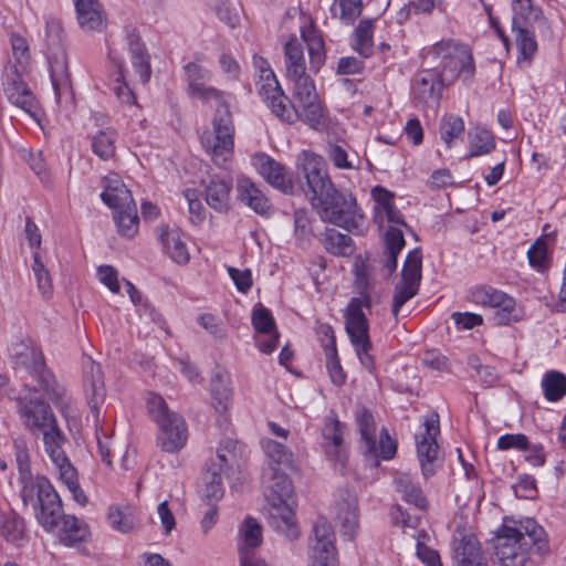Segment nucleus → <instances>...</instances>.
Segmentation results:
<instances>
[{"mask_svg":"<svg viewBox=\"0 0 566 566\" xmlns=\"http://www.w3.org/2000/svg\"><path fill=\"white\" fill-rule=\"evenodd\" d=\"M535 27L536 25H512V32L517 49V64L520 66H530L537 52V42L533 30Z\"/></svg>","mask_w":566,"mask_h":566,"instance_id":"obj_32","label":"nucleus"},{"mask_svg":"<svg viewBox=\"0 0 566 566\" xmlns=\"http://www.w3.org/2000/svg\"><path fill=\"white\" fill-rule=\"evenodd\" d=\"M294 82L293 86V97L295 101L294 105H301L304 103H308L315 99H318L315 84L313 80L303 74L301 76H295L291 78Z\"/></svg>","mask_w":566,"mask_h":566,"instance_id":"obj_51","label":"nucleus"},{"mask_svg":"<svg viewBox=\"0 0 566 566\" xmlns=\"http://www.w3.org/2000/svg\"><path fill=\"white\" fill-rule=\"evenodd\" d=\"M147 409L159 429L158 447L168 453L180 451L188 440V428L185 419L177 412L171 411L164 398L156 394L148 396Z\"/></svg>","mask_w":566,"mask_h":566,"instance_id":"obj_8","label":"nucleus"},{"mask_svg":"<svg viewBox=\"0 0 566 566\" xmlns=\"http://www.w3.org/2000/svg\"><path fill=\"white\" fill-rule=\"evenodd\" d=\"M386 250L384 252L381 263L391 274L397 269V258L405 247V238L402 230L391 227L385 234Z\"/></svg>","mask_w":566,"mask_h":566,"instance_id":"obj_38","label":"nucleus"},{"mask_svg":"<svg viewBox=\"0 0 566 566\" xmlns=\"http://www.w3.org/2000/svg\"><path fill=\"white\" fill-rule=\"evenodd\" d=\"M548 552L547 534L533 518L502 525L494 538V555L501 566H526L532 555Z\"/></svg>","mask_w":566,"mask_h":566,"instance_id":"obj_1","label":"nucleus"},{"mask_svg":"<svg viewBox=\"0 0 566 566\" xmlns=\"http://www.w3.org/2000/svg\"><path fill=\"white\" fill-rule=\"evenodd\" d=\"M295 167L298 176L305 180L311 202L334 187L322 156L303 150L296 158Z\"/></svg>","mask_w":566,"mask_h":566,"instance_id":"obj_13","label":"nucleus"},{"mask_svg":"<svg viewBox=\"0 0 566 566\" xmlns=\"http://www.w3.org/2000/svg\"><path fill=\"white\" fill-rule=\"evenodd\" d=\"M373 29L374 21L370 19L360 20L355 29L353 48L363 57H369L374 52Z\"/></svg>","mask_w":566,"mask_h":566,"instance_id":"obj_41","label":"nucleus"},{"mask_svg":"<svg viewBox=\"0 0 566 566\" xmlns=\"http://www.w3.org/2000/svg\"><path fill=\"white\" fill-rule=\"evenodd\" d=\"M241 457V446L232 440L226 439L220 442L216 457L210 460L207 471L211 472L212 468L222 475H229L234 469L239 468V458Z\"/></svg>","mask_w":566,"mask_h":566,"instance_id":"obj_25","label":"nucleus"},{"mask_svg":"<svg viewBox=\"0 0 566 566\" xmlns=\"http://www.w3.org/2000/svg\"><path fill=\"white\" fill-rule=\"evenodd\" d=\"M263 449L269 460V468L266 470L293 468V453L285 446L269 439L263 442Z\"/></svg>","mask_w":566,"mask_h":566,"instance_id":"obj_39","label":"nucleus"},{"mask_svg":"<svg viewBox=\"0 0 566 566\" xmlns=\"http://www.w3.org/2000/svg\"><path fill=\"white\" fill-rule=\"evenodd\" d=\"M59 533L61 542L66 546H74L85 542L90 536L88 526L81 520L72 515H63L53 528H46Z\"/></svg>","mask_w":566,"mask_h":566,"instance_id":"obj_27","label":"nucleus"},{"mask_svg":"<svg viewBox=\"0 0 566 566\" xmlns=\"http://www.w3.org/2000/svg\"><path fill=\"white\" fill-rule=\"evenodd\" d=\"M327 155L329 160L335 167L339 169H357L358 165H355L353 160L348 159L347 151L337 144H331L328 146Z\"/></svg>","mask_w":566,"mask_h":566,"instance_id":"obj_64","label":"nucleus"},{"mask_svg":"<svg viewBox=\"0 0 566 566\" xmlns=\"http://www.w3.org/2000/svg\"><path fill=\"white\" fill-rule=\"evenodd\" d=\"M494 148L495 139L490 130L476 127L469 133V157L490 154Z\"/></svg>","mask_w":566,"mask_h":566,"instance_id":"obj_46","label":"nucleus"},{"mask_svg":"<svg viewBox=\"0 0 566 566\" xmlns=\"http://www.w3.org/2000/svg\"><path fill=\"white\" fill-rule=\"evenodd\" d=\"M77 22L84 31H101L105 25V17L98 0H73Z\"/></svg>","mask_w":566,"mask_h":566,"instance_id":"obj_31","label":"nucleus"},{"mask_svg":"<svg viewBox=\"0 0 566 566\" xmlns=\"http://www.w3.org/2000/svg\"><path fill=\"white\" fill-rule=\"evenodd\" d=\"M358 516L356 494L349 490L339 491L335 502V520L348 539H353L358 531Z\"/></svg>","mask_w":566,"mask_h":566,"instance_id":"obj_21","label":"nucleus"},{"mask_svg":"<svg viewBox=\"0 0 566 566\" xmlns=\"http://www.w3.org/2000/svg\"><path fill=\"white\" fill-rule=\"evenodd\" d=\"M18 413L23 426L30 431H44L57 423L51 407L39 399L18 400Z\"/></svg>","mask_w":566,"mask_h":566,"instance_id":"obj_18","label":"nucleus"},{"mask_svg":"<svg viewBox=\"0 0 566 566\" xmlns=\"http://www.w3.org/2000/svg\"><path fill=\"white\" fill-rule=\"evenodd\" d=\"M417 539V556L427 566H443L439 553L427 545L430 536L426 531H419L412 535Z\"/></svg>","mask_w":566,"mask_h":566,"instance_id":"obj_54","label":"nucleus"},{"mask_svg":"<svg viewBox=\"0 0 566 566\" xmlns=\"http://www.w3.org/2000/svg\"><path fill=\"white\" fill-rule=\"evenodd\" d=\"M287 107L294 112L295 117L293 119L281 118L283 122L292 124L296 119H301L315 130H323L326 127L327 116L319 99L301 105H291L289 101Z\"/></svg>","mask_w":566,"mask_h":566,"instance_id":"obj_28","label":"nucleus"},{"mask_svg":"<svg viewBox=\"0 0 566 566\" xmlns=\"http://www.w3.org/2000/svg\"><path fill=\"white\" fill-rule=\"evenodd\" d=\"M252 164L272 187L284 193H293L295 185L283 164L263 153L254 155Z\"/></svg>","mask_w":566,"mask_h":566,"instance_id":"obj_19","label":"nucleus"},{"mask_svg":"<svg viewBox=\"0 0 566 566\" xmlns=\"http://www.w3.org/2000/svg\"><path fill=\"white\" fill-rule=\"evenodd\" d=\"M512 25H537L542 33L551 35V27L543 15L541 8L535 7L532 0H512Z\"/></svg>","mask_w":566,"mask_h":566,"instance_id":"obj_24","label":"nucleus"},{"mask_svg":"<svg viewBox=\"0 0 566 566\" xmlns=\"http://www.w3.org/2000/svg\"><path fill=\"white\" fill-rule=\"evenodd\" d=\"M421 271L422 253L417 248L408 253L401 271V281L396 285L392 298V315L396 319L402 305L417 295L422 277Z\"/></svg>","mask_w":566,"mask_h":566,"instance_id":"obj_14","label":"nucleus"},{"mask_svg":"<svg viewBox=\"0 0 566 566\" xmlns=\"http://www.w3.org/2000/svg\"><path fill=\"white\" fill-rule=\"evenodd\" d=\"M238 198L241 202L259 214H268L271 203L262 190L248 177L241 176L237 180Z\"/></svg>","mask_w":566,"mask_h":566,"instance_id":"obj_26","label":"nucleus"},{"mask_svg":"<svg viewBox=\"0 0 566 566\" xmlns=\"http://www.w3.org/2000/svg\"><path fill=\"white\" fill-rule=\"evenodd\" d=\"M198 323L214 338L224 339L227 337V328L217 316L210 313L202 314L198 317Z\"/></svg>","mask_w":566,"mask_h":566,"instance_id":"obj_62","label":"nucleus"},{"mask_svg":"<svg viewBox=\"0 0 566 566\" xmlns=\"http://www.w3.org/2000/svg\"><path fill=\"white\" fill-rule=\"evenodd\" d=\"M286 73L290 78L306 74V65L302 43L292 39L284 46Z\"/></svg>","mask_w":566,"mask_h":566,"instance_id":"obj_40","label":"nucleus"},{"mask_svg":"<svg viewBox=\"0 0 566 566\" xmlns=\"http://www.w3.org/2000/svg\"><path fill=\"white\" fill-rule=\"evenodd\" d=\"M356 421L365 453H377L376 423L371 412L365 408L356 411Z\"/></svg>","mask_w":566,"mask_h":566,"instance_id":"obj_36","label":"nucleus"},{"mask_svg":"<svg viewBox=\"0 0 566 566\" xmlns=\"http://www.w3.org/2000/svg\"><path fill=\"white\" fill-rule=\"evenodd\" d=\"M20 482V494L24 505H30L38 522L44 528H53L61 517L62 504L50 481L42 475H31Z\"/></svg>","mask_w":566,"mask_h":566,"instance_id":"obj_7","label":"nucleus"},{"mask_svg":"<svg viewBox=\"0 0 566 566\" xmlns=\"http://www.w3.org/2000/svg\"><path fill=\"white\" fill-rule=\"evenodd\" d=\"M356 289L359 296L353 297L347 305L345 313V328L355 348L360 364L369 371L375 368V359L370 354L373 344L369 337V324L364 308L370 307L374 285L364 272H357Z\"/></svg>","mask_w":566,"mask_h":566,"instance_id":"obj_2","label":"nucleus"},{"mask_svg":"<svg viewBox=\"0 0 566 566\" xmlns=\"http://www.w3.org/2000/svg\"><path fill=\"white\" fill-rule=\"evenodd\" d=\"M84 387L88 405L95 412V418L97 419L98 407L105 400L106 389L101 366L94 361H90L88 367H86Z\"/></svg>","mask_w":566,"mask_h":566,"instance_id":"obj_29","label":"nucleus"},{"mask_svg":"<svg viewBox=\"0 0 566 566\" xmlns=\"http://www.w3.org/2000/svg\"><path fill=\"white\" fill-rule=\"evenodd\" d=\"M252 324L255 331L261 334H271L272 332H275V324L272 314L263 306H259L253 310Z\"/></svg>","mask_w":566,"mask_h":566,"instance_id":"obj_59","label":"nucleus"},{"mask_svg":"<svg viewBox=\"0 0 566 566\" xmlns=\"http://www.w3.org/2000/svg\"><path fill=\"white\" fill-rule=\"evenodd\" d=\"M11 363L15 368H24L36 380L34 391L43 392L54 406L65 411L71 403L66 389L57 382L51 370L45 367L42 352L30 342H17L9 347Z\"/></svg>","mask_w":566,"mask_h":566,"instance_id":"obj_3","label":"nucleus"},{"mask_svg":"<svg viewBox=\"0 0 566 566\" xmlns=\"http://www.w3.org/2000/svg\"><path fill=\"white\" fill-rule=\"evenodd\" d=\"M42 434L45 452L53 464L67 458L63 450L65 437L57 423L42 431Z\"/></svg>","mask_w":566,"mask_h":566,"instance_id":"obj_45","label":"nucleus"},{"mask_svg":"<svg viewBox=\"0 0 566 566\" xmlns=\"http://www.w3.org/2000/svg\"><path fill=\"white\" fill-rule=\"evenodd\" d=\"M263 483L268 490L266 497L270 503L269 523L280 534L290 541L298 537L300 532L295 522V514L289 500L293 494V485L283 470H265Z\"/></svg>","mask_w":566,"mask_h":566,"instance_id":"obj_4","label":"nucleus"},{"mask_svg":"<svg viewBox=\"0 0 566 566\" xmlns=\"http://www.w3.org/2000/svg\"><path fill=\"white\" fill-rule=\"evenodd\" d=\"M185 73L188 82V91L195 86L209 82L211 78L210 71L196 62H189L186 64Z\"/></svg>","mask_w":566,"mask_h":566,"instance_id":"obj_60","label":"nucleus"},{"mask_svg":"<svg viewBox=\"0 0 566 566\" xmlns=\"http://www.w3.org/2000/svg\"><path fill=\"white\" fill-rule=\"evenodd\" d=\"M116 132L112 128L98 132L92 140V149L95 155L106 160L115 154Z\"/></svg>","mask_w":566,"mask_h":566,"instance_id":"obj_50","label":"nucleus"},{"mask_svg":"<svg viewBox=\"0 0 566 566\" xmlns=\"http://www.w3.org/2000/svg\"><path fill=\"white\" fill-rule=\"evenodd\" d=\"M201 145L218 167H226L233 157L234 127L228 106L217 108L213 129L202 133Z\"/></svg>","mask_w":566,"mask_h":566,"instance_id":"obj_10","label":"nucleus"},{"mask_svg":"<svg viewBox=\"0 0 566 566\" xmlns=\"http://www.w3.org/2000/svg\"><path fill=\"white\" fill-rule=\"evenodd\" d=\"M390 515L392 523L397 526H400L403 530H416L418 524L420 523V516L410 515L407 511L402 509L401 505L392 506Z\"/></svg>","mask_w":566,"mask_h":566,"instance_id":"obj_63","label":"nucleus"},{"mask_svg":"<svg viewBox=\"0 0 566 566\" xmlns=\"http://www.w3.org/2000/svg\"><path fill=\"white\" fill-rule=\"evenodd\" d=\"M126 34L133 73L126 69L123 60L116 55L113 49H109L108 55L117 67V76L113 83L115 95L122 104L134 105L136 99L135 94L129 87L127 80L138 81L143 84L147 83L150 78L151 67L149 54L139 35L134 29L127 30Z\"/></svg>","mask_w":566,"mask_h":566,"instance_id":"obj_5","label":"nucleus"},{"mask_svg":"<svg viewBox=\"0 0 566 566\" xmlns=\"http://www.w3.org/2000/svg\"><path fill=\"white\" fill-rule=\"evenodd\" d=\"M188 92L191 97L200 99L203 103L216 101L218 104V108L228 106L223 99V92L207 85V83L195 86Z\"/></svg>","mask_w":566,"mask_h":566,"instance_id":"obj_58","label":"nucleus"},{"mask_svg":"<svg viewBox=\"0 0 566 566\" xmlns=\"http://www.w3.org/2000/svg\"><path fill=\"white\" fill-rule=\"evenodd\" d=\"M0 535L8 542L20 545L24 538V523L14 514L0 513Z\"/></svg>","mask_w":566,"mask_h":566,"instance_id":"obj_48","label":"nucleus"},{"mask_svg":"<svg viewBox=\"0 0 566 566\" xmlns=\"http://www.w3.org/2000/svg\"><path fill=\"white\" fill-rule=\"evenodd\" d=\"M323 244L327 252L337 256H349L354 252V243L348 234H344L336 229L326 230Z\"/></svg>","mask_w":566,"mask_h":566,"instance_id":"obj_43","label":"nucleus"},{"mask_svg":"<svg viewBox=\"0 0 566 566\" xmlns=\"http://www.w3.org/2000/svg\"><path fill=\"white\" fill-rule=\"evenodd\" d=\"M105 189L101 193L102 200L114 211L135 205L130 191L118 175L111 174L104 179Z\"/></svg>","mask_w":566,"mask_h":566,"instance_id":"obj_30","label":"nucleus"},{"mask_svg":"<svg viewBox=\"0 0 566 566\" xmlns=\"http://www.w3.org/2000/svg\"><path fill=\"white\" fill-rule=\"evenodd\" d=\"M312 206L324 222L348 231L360 229L364 222V214L353 195L338 191L334 187L319 199H314Z\"/></svg>","mask_w":566,"mask_h":566,"instance_id":"obj_9","label":"nucleus"},{"mask_svg":"<svg viewBox=\"0 0 566 566\" xmlns=\"http://www.w3.org/2000/svg\"><path fill=\"white\" fill-rule=\"evenodd\" d=\"M307 44L312 67L318 70L325 61L324 42L322 36L314 30L303 33Z\"/></svg>","mask_w":566,"mask_h":566,"instance_id":"obj_55","label":"nucleus"},{"mask_svg":"<svg viewBox=\"0 0 566 566\" xmlns=\"http://www.w3.org/2000/svg\"><path fill=\"white\" fill-rule=\"evenodd\" d=\"M157 234L164 252L175 263L184 265L189 262L190 254L179 228L161 224L157 229Z\"/></svg>","mask_w":566,"mask_h":566,"instance_id":"obj_23","label":"nucleus"},{"mask_svg":"<svg viewBox=\"0 0 566 566\" xmlns=\"http://www.w3.org/2000/svg\"><path fill=\"white\" fill-rule=\"evenodd\" d=\"M113 218L116 223L117 231L122 237L130 239L137 233L139 218L136 205H130L114 211Z\"/></svg>","mask_w":566,"mask_h":566,"instance_id":"obj_44","label":"nucleus"},{"mask_svg":"<svg viewBox=\"0 0 566 566\" xmlns=\"http://www.w3.org/2000/svg\"><path fill=\"white\" fill-rule=\"evenodd\" d=\"M262 542L261 524L251 516L245 517L239 527L238 553L255 552Z\"/></svg>","mask_w":566,"mask_h":566,"instance_id":"obj_35","label":"nucleus"},{"mask_svg":"<svg viewBox=\"0 0 566 566\" xmlns=\"http://www.w3.org/2000/svg\"><path fill=\"white\" fill-rule=\"evenodd\" d=\"M439 134L448 148H451L454 142L464 134V122L460 116L450 114L442 117Z\"/></svg>","mask_w":566,"mask_h":566,"instance_id":"obj_47","label":"nucleus"},{"mask_svg":"<svg viewBox=\"0 0 566 566\" xmlns=\"http://www.w3.org/2000/svg\"><path fill=\"white\" fill-rule=\"evenodd\" d=\"M394 484L396 492L400 494L403 501L420 510L428 507V500L421 486L412 475L406 472H399L394 479Z\"/></svg>","mask_w":566,"mask_h":566,"instance_id":"obj_33","label":"nucleus"},{"mask_svg":"<svg viewBox=\"0 0 566 566\" xmlns=\"http://www.w3.org/2000/svg\"><path fill=\"white\" fill-rule=\"evenodd\" d=\"M231 180L211 179L205 188L206 202L217 212H227L230 208Z\"/></svg>","mask_w":566,"mask_h":566,"instance_id":"obj_34","label":"nucleus"},{"mask_svg":"<svg viewBox=\"0 0 566 566\" xmlns=\"http://www.w3.org/2000/svg\"><path fill=\"white\" fill-rule=\"evenodd\" d=\"M371 196L375 201V220L380 227L385 222L389 223V229L395 227L401 230V227H407L402 214L395 206L392 192L377 186L371 190Z\"/></svg>","mask_w":566,"mask_h":566,"instance_id":"obj_22","label":"nucleus"},{"mask_svg":"<svg viewBox=\"0 0 566 566\" xmlns=\"http://www.w3.org/2000/svg\"><path fill=\"white\" fill-rule=\"evenodd\" d=\"M252 62L255 71L258 94L262 101L279 118L293 119L295 114L287 107L289 97L281 88L269 62L259 55H254Z\"/></svg>","mask_w":566,"mask_h":566,"instance_id":"obj_12","label":"nucleus"},{"mask_svg":"<svg viewBox=\"0 0 566 566\" xmlns=\"http://www.w3.org/2000/svg\"><path fill=\"white\" fill-rule=\"evenodd\" d=\"M542 387L548 401H558L566 396V376L559 371H548L543 377Z\"/></svg>","mask_w":566,"mask_h":566,"instance_id":"obj_49","label":"nucleus"},{"mask_svg":"<svg viewBox=\"0 0 566 566\" xmlns=\"http://www.w3.org/2000/svg\"><path fill=\"white\" fill-rule=\"evenodd\" d=\"M344 426L331 416L326 418L324 428L322 430L323 446L328 454L337 455L343 446Z\"/></svg>","mask_w":566,"mask_h":566,"instance_id":"obj_42","label":"nucleus"},{"mask_svg":"<svg viewBox=\"0 0 566 566\" xmlns=\"http://www.w3.org/2000/svg\"><path fill=\"white\" fill-rule=\"evenodd\" d=\"M310 545V566H338L334 531L326 520L314 524Z\"/></svg>","mask_w":566,"mask_h":566,"instance_id":"obj_17","label":"nucleus"},{"mask_svg":"<svg viewBox=\"0 0 566 566\" xmlns=\"http://www.w3.org/2000/svg\"><path fill=\"white\" fill-rule=\"evenodd\" d=\"M363 10L361 0H334L331 7L332 15L344 23H352Z\"/></svg>","mask_w":566,"mask_h":566,"instance_id":"obj_52","label":"nucleus"},{"mask_svg":"<svg viewBox=\"0 0 566 566\" xmlns=\"http://www.w3.org/2000/svg\"><path fill=\"white\" fill-rule=\"evenodd\" d=\"M38 287L43 296L49 297L52 293V281L48 270L44 268L43 263L39 259V254L34 253L33 255V265H32Z\"/></svg>","mask_w":566,"mask_h":566,"instance_id":"obj_61","label":"nucleus"},{"mask_svg":"<svg viewBox=\"0 0 566 566\" xmlns=\"http://www.w3.org/2000/svg\"><path fill=\"white\" fill-rule=\"evenodd\" d=\"M431 53L439 61L441 81L447 82V85L459 76L472 78L474 63L468 46L452 40H442L434 44Z\"/></svg>","mask_w":566,"mask_h":566,"instance_id":"obj_11","label":"nucleus"},{"mask_svg":"<svg viewBox=\"0 0 566 566\" xmlns=\"http://www.w3.org/2000/svg\"><path fill=\"white\" fill-rule=\"evenodd\" d=\"M11 48L14 63L10 62L4 67L2 75L3 92L12 105L38 119L36 99L22 80V71H24L30 57L28 42L21 35L12 34Z\"/></svg>","mask_w":566,"mask_h":566,"instance_id":"obj_6","label":"nucleus"},{"mask_svg":"<svg viewBox=\"0 0 566 566\" xmlns=\"http://www.w3.org/2000/svg\"><path fill=\"white\" fill-rule=\"evenodd\" d=\"M453 559L455 566H488V559L475 535L460 530L453 535Z\"/></svg>","mask_w":566,"mask_h":566,"instance_id":"obj_20","label":"nucleus"},{"mask_svg":"<svg viewBox=\"0 0 566 566\" xmlns=\"http://www.w3.org/2000/svg\"><path fill=\"white\" fill-rule=\"evenodd\" d=\"M184 197L188 205L190 222L195 226L201 224L206 220V208L200 200V193L196 189L187 188Z\"/></svg>","mask_w":566,"mask_h":566,"instance_id":"obj_56","label":"nucleus"},{"mask_svg":"<svg viewBox=\"0 0 566 566\" xmlns=\"http://www.w3.org/2000/svg\"><path fill=\"white\" fill-rule=\"evenodd\" d=\"M107 522L113 530L124 534L133 532L138 525V518L132 506H109Z\"/></svg>","mask_w":566,"mask_h":566,"instance_id":"obj_37","label":"nucleus"},{"mask_svg":"<svg viewBox=\"0 0 566 566\" xmlns=\"http://www.w3.org/2000/svg\"><path fill=\"white\" fill-rule=\"evenodd\" d=\"M224 475L220 474L212 468V471H207L205 475V490L203 495L208 501H218L223 496L224 490L222 479Z\"/></svg>","mask_w":566,"mask_h":566,"instance_id":"obj_57","label":"nucleus"},{"mask_svg":"<svg viewBox=\"0 0 566 566\" xmlns=\"http://www.w3.org/2000/svg\"><path fill=\"white\" fill-rule=\"evenodd\" d=\"M471 300L476 305L495 310L493 319L497 325H507L520 318L515 300L490 285H481L473 289Z\"/></svg>","mask_w":566,"mask_h":566,"instance_id":"obj_15","label":"nucleus"},{"mask_svg":"<svg viewBox=\"0 0 566 566\" xmlns=\"http://www.w3.org/2000/svg\"><path fill=\"white\" fill-rule=\"evenodd\" d=\"M440 434L439 416L432 415L423 422V431L416 434L417 455L422 475L428 479L436 473L440 460V447L437 438Z\"/></svg>","mask_w":566,"mask_h":566,"instance_id":"obj_16","label":"nucleus"},{"mask_svg":"<svg viewBox=\"0 0 566 566\" xmlns=\"http://www.w3.org/2000/svg\"><path fill=\"white\" fill-rule=\"evenodd\" d=\"M447 82L441 81V74L431 71H422L416 77V90L422 98L434 97L436 90Z\"/></svg>","mask_w":566,"mask_h":566,"instance_id":"obj_53","label":"nucleus"}]
</instances>
